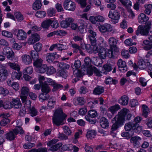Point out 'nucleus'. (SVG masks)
<instances>
[{
    "mask_svg": "<svg viewBox=\"0 0 152 152\" xmlns=\"http://www.w3.org/2000/svg\"><path fill=\"white\" fill-rule=\"evenodd\" d=\"M126 115H127V120H131L134 118L132 114L129 113V110L126 108H124L119 112L112 120V122L113 124L111 128V131L110 132V133L113 136H114L115 135L114 132L123 125Z\"/></svg>",
    "mask_w": 152,
    "mask_h": 152,
    "instance_id": "obj_1",
    "label": "nucleus"
},
{
    "mask_svg": "<svg viewBox=\"0 0 152 152\" xmlns=\"http://www.w3.org/2000/svg\"><path fill=\"white\" fill-rule=\"evenodd\" d=\"M63 115V113L61 109L56 110L53 116V124L58 126L63 124H64V117Z\"/></svg>",
    "mask_w": 152,
    "mask_h": 152,
    "instance_id": "obj_2",
    "label": "nucleus"
},
{
    "mask_svg": "<svg viewBox=\"0 0 152 152\" xmlns=\"http://www.w3.org/2000/svg\"><path fill=\"white\" fill-rule=\"evenodd\" d=\"M108 16L109 18L112 19V22L113 24H116L118 22L120 14V13L117 10L111 11L109 12Z\"/></svg>",
    "mask_w": 152,
    "mask_h": 152,
    "instance_id": "obj_3",
    "label": "nucleus"
},
{
    "mask_svg": "<svg viewBox=\"0 0 152 152\" xmlns=\"http://www.w3.org/2000/svg\"><path fill=\"white\" fill-rule=\"evenodd\" d=\"M64 7L66 10L73 11L76 8L75 4L71 0H66L64 3Z\"/></svg>",
    "mask_w": 152,
    "mask_h": 152,
    "instance_id": "obj_4",
    "label": "nucleus"
},
{
    "mask_svg": "<svg viewBox=\"0 0 152 152\" xmlns=\"http://www.w3.org/2000/svg\"><path fill=\"white\" fill-rule=\"evenodd\" d=\"M149 33L148 29L141 25L138 26L137 30L136 31V34L137 35H138L140 34L142 35L145 36L148 35Z\"/></svg>",
    "mask_w": 152,
    "mask_h": 152,
    "instance_id": "obj_5",
    "label": "nucleus"
},
{
    "mask_svg": "<svg viewBox=\"0 0 152 152\" xmlns=\"http://www.w3.org/2000/svg\"><path fill=\"white\" fill-rule=\"evenodd\" d=\"M117 40L113 37H111L109 38L108 42L110 45V49H112L116 52H119V50L116 45Z\"/></svg>",
    "mask_w": 152,
    "mask_h": 152,
    "instance_id": "obj_6",
    "label": "nucleus"
},
{
    "mask_svg": "<svg viewBox=\"0 0 152 152\" xmlns=\"http://www.w3.org/2000/svg\"><path fill=\"white\" fill-rule=\"evenodd\" d=\"M14 34L16 35L17 38L20 40H24L26 39L27 35L26 33L22 30H17L15 29Z\"/></svg>",
    "mask_w": 152,
    "mask_h": 152,
    "instance_id": "obj_7",
    "label": "nucleus"
},
{
    "mask_svg": "<svg viewBox=\"0 0 152 152\" xmlns=\"http://www.w3.org/2000/svg\"><path fill=\"white\" fill-rule=\"evenodd\" d=\"M117 65L119 70L121 72H124L127 70V68L126 62L121 59H119L117 62Z\"/></svg>",
    "mask_w": 152,
    "mask_h": 152,
    "instance_id": "obj_8",
    "label": "nucleus"
},
{
    "mask_svg": "<svg viewBox=\"0 0 152 152\" xmlns=\"http://www.w3.org/2000/svg\"><path fill=\"white\" fill-rule=\"evenodd\" d=\"M9 116V114H6L4 113L0 114V117L2 118L0 123L1 126H5L10 122V120L8 118V117Z\"/></svg>",
    "mask_w": 152,
    "mask_h": 152,
    "instance_id": "obj_9",
    "label": "nucleus"
},
{
    "mask_svg": "<svg viewBox=\"0 0 152 152\" xmlns=\"http://www.w3.org/2000/svg\"><path fill=\"white\" fill-rule=\"evenodd\" d=\"M73 74L77 77H81L84 75L86 74L88 75V72L85 70V69L82 67L81 70L75 69V70H73Z\"/></svg>",
    "mask_w": 152,
    "mask_h": 152,
    "instance_id": "obj_10",
    "label": "nucleus"
},
{
    "mask_svg": "<svg viewBox=\"0 0 152 152\" xmlns=\"http://www.w3.org/2000/svg\"><path fill=\"white\" fill-rule=\"evenodd\" d=\"M99 31L102 33L106 32L111 31L112 30V27L109 24L106 23L104 25H101L99 27Z\"/></svg>",
    "mask_w": 152,
    "mask_h": 152,
    "instance_id": "obj_11",
    "label": "nucleus"
},
{
    "mask_svg": "<svg viewBox=\"0 0 152 152\" xmlns=\"http://www.w3.org/2000/svg\"><path fill=\"white\" fill-rule=\"evenodd\" d=\"M74 19L71 18H66L64 20H62L61 23V26L62 28L69 27L72 23L74 22Z\"/></svg>",
    "mask_w": 152,
    "mask_h": 152,
    "instance_id": "obj_12",
    "label": "nucleus"
},
{
    "mask_svg": "<svg viewBox=\"0 0 152 152\" xmlns=\"http://www.w3.org/2000/svg\"><path fill=\"white\" fill-rule=\"evenodd\" d=\"M88 31L90 34L88 36V38L91 42V45H96V39L95 38L96 34L95 32L91 29L88 30Z\"/></svg>",
    "mask_w": 152,
    "mask_h": 152,
    "instance_id": "obj_13",
    "label": "nucleus"
},
{
    "mask_svg": "<svg viewBox=\"0 0 152 152\" xmlns=\"http://www.w3.org/2000/svg\"><path fill=\"white\" fill-rule=\"evenodd\" d=\"M10 104L12 108H19L22 106L21 102L18 98L12 99V101L10 102Z\"/></svg>",
    "mask_w": 152,
    "mask_h": 152,
    "instance_id": "obj_14",
    "label": "nucleus"
},
{
    "mask_svg": "<svg viewBox=\"0 0 152 152\" xmlns=\"http://www.w3.org/2000/svg\"><path fill=\"white\" fill-rule=\"evenodd\" d=\"M40 39L39 36L37 34H33L29 38L28 43L29 45L33 44L35 42L38 41Z\"/></svg>",
    "mask_w": 152,
    "mask_h": 152,
    "instance_id": "obj_15",
    "label": "nucleus"
},
{
    "mask_svg": "<svg viewBox=\"0 0 152 152\" xmlns=\"http://www.w3.org/2000/svg\"><path fill=\"white\" fill-rule=\"evenodd\" d=\"M85 64L82 66V67L85 70L88 71L89 68L93 67L91 65V62L90 58L88 57L86 58L84 60Z\"/></svg>",
    "mask_w": 152,
    "mask_h": 152,
    "instance_id": "obj_16",
    "label": "nucleus"
},
{
    "mask_svg": "<svg viewBox=\"0 0 152 152\" xmlns=\"http://www.w3.org/2000/svg\"><path fill=\"white\" fill-rule=\"evenodd\" d=\"M100 125L103 128H106L109 126V124L107 119L104 117H102L99 121Z\"/></svg>",
    "mask_w": 152,
    "mask_h": 152,
    "instance_id": "obj_17",
    "label": "nucleus"
},
{
    "mask_svg": "<svg viewBox=\"0 0 152 152\" xmlns=\"http://www.w3.org/2000/svg\"><path fill=\"white\" fill-rule=\"evenodd\" d=\"M7 70L5 68L0 69V81H2L5 80L8 76Z\"/></svg>",
    "mask_w": 152,
    "mask_h": 152,
    "instance_id": "obj_18",
    "label": "nucleus"
},
{
    "mask_svg": "<svg viewBox=\"0 0 152 152\" xmlns=\"http://www.w3.org/2000/svg\"><path fill=\"white\" fill-rule=\"evenodd\" d=\"M87 72L88 75L89 76L92 75L93 72H94L97 76H100L102 75L100 74V72L94 66L91 68H89V70L87 71Z\"/></svg>",
    "mask_w": 152,
    "mask_h": 152,
    "instance_id": "obj_19",
    "label": "nucleus"
},
{
    "mask_svg": "<svg viewBox=\"0 0 152 152\" xmlns=\"http://www.w3.org/2000/svg\"><path fill=\"white\" fill-rule=\"evenodd\" d=\"M128 97L126 95H124L121 96L118 99V102L123 105H126L128 104Z\"/></svg>",
    "mask_w": 152,
    "mask_h": 152,
    "instance_id": "obj_20",
    "label": "nucleus"
},
{
    "mask_svg": "<svg viewBox=\"0 0 152 152\" xmlns=\"http://www.w3.org/2000/svg\"><path fill=\"white\" fill-rule=\"evenodd\" d=\"M107 51L103 47H100L98 52L99 56L102 59H104L107 56Z\"/></svg>",
    "mask_w": 152,
    "mask_h": 152,
    "instance_id": "obj_21",
    "label": "nucleus"
},
{
    "mask_svg": "<svg viewBox=\"0 0 152 152\" xmlns=\"http://www.w3.org/2000/svg\"><path fill=\"white\" fill-rule=\"evenodd\" d=\"M90 20L92 23H95L96 21L103 22L104 21V18L102 16L98 15L95 17L91 16Z\"/></svg>",
    "mask_w": 152,
    "mask_h": 152,
    "instance_id": "obj_22",
    "label": "nucleus"
},
{
    "mask_svg": "<svg viewBox=\"0 0 152 152\" xmlns=\"http://www.w3.org/2000/svg\"><path fill=\"white\" fill-rule=\"evenodd\" d=\"M21 58L23 62L26 64H29L32 62V59L29 55H23Z\"/></svg>",
    "mask_w": 152,
    "mask_h": 152,
    "instance_id": "obj_23",
    "label": "nucleus"
},
{
    "mask_svg": "<svg viewBox=\"0 0 152 152\" xmlns=\"http://www.w3.org/2000/svg\"><path fill=\"white\" fill-rule=\"evenodd\" d=\"M6 138L10 141L14 140L16 137L15 134L13 130L10 131L5 134Z\"/></svg>",
    "mask_w": 152,
    "mask_h": 152,
    "instance_id": "obj_24",
    "label": "nucleus"
},
{
    "mask_svg": "<svg viewBox=\"0 0 152 152\" xmlns=\"http://www.w3.org/2000/svg\"><path fill=\"white\" fill-rule=\"evenodd\" d=\"M113 68V66L110 64H105L103 66L102 71L103 73L107 74L108 72H110Z\"/></svg>",
    "mask_w": 152,
    "mask_h": 152,
    "instance_id": "obj_25",
    "label": "nucleus"
},
{
    "mask_svg": "<svg viewBox=\"0 0 152 152\" xmlns=\"http://www.w3.org/2000/svg\"><path fill=\"white\" fill-rule=\"evenodd\" d=\"M135 128V124L132 122H129L125 124L124 128L125 130L129 131H133Z\"/></svg>",
    "mask_w": 152,
    "mask_h": 152,
    "instance_id": "obj_26",
    "label": "nucleus"
},
{
    "mask_svg": "<svg viewBox=\"0 0 152 152\" xmlns=\"http://www.w3.org/2000/svg\"><path fill=\"white\" fill-rule=\"evenodd\" d=\"M149 18L144 13H141L138 17V21L141 23H146L148 20Z\"/></svg>",
    "mask_w": 152,
    "mask_h": 152,
    "instance_id": "obj_27",
    "label": "nucleus"
},
{
    "mask_svg": "<svg viewBox=\"0 0 152 152\" xmlns=\"http://www.w3.org/2000/svg\"><path fill=\"white\" fill-rule=\"evenodd\" d=\"M141 140L140 137L135 136L132 137L130 140L131 142L133 143L134 146L137 147L139 146L140 145L139 141Z\"/></svg>",
    "mask_w": 152,
    "mask_h": 152,
    "instance_id": "obj_28",
    "label": "nucleus"
},
{
    "mask_svg": "<svg viewBox=\"0 0 152 152\" xmlns=\"http://www.w3.org/2000/svg\"><path fill=\"white\" fill-rule=\"evenodd\" d=\"M104 91V87L98 86L93 91V93L95 95H100Z\"/></svg>",
    "mask_w": 152,
    "mask_h": 152,
    "instance_id": "obj_29",
    "label": "nucleus"
},
{
    "mask_svg": "<svg viewBox=\"0 0 152 152\" xmlns=\"http://www.w3.org/2000/svg\"><path fill=\"white\" fill-rule=\"evenodd\" d=\"M52 23V20L48 19L44 21L41 24V27L44 29H48Z\"/></svg>",
    "mask_w": 152,
    "mask_h": 152,
    "instance_id": "obj_30",
    "label": "nucleus"
},
{
    "mask_svg": "<svg viewBox=\"0 0 152 152\" xmlns=\"http://www.w3.org/2000/svg\"><path fill=\"white\" fill-rule=\"evenodd\" d=\"M41 85V91L42 92L45 93V95H46V94H48L50 90L48 86L43 83H42Z\"/></svg>",
    "mask_w": 152,
    "mask_h": 152,
    "instance_id": "obj_31",
    "label": "nucleus"
},
{
    "mask_svg": "<svg viewBox=\"0 0 152 152\" xmlns=\"http://www.w3.org/2000/svg\"><path fill=\"white\" fill-rule=\"evenodd\" d=\"M119 52H116L110 49V50H109L107 51V56L110 58H114L116 57V55Z\"/></svg>",
    "mask_w": 152,
    "mask_h": 152,
    "instance_id": "obj_32",
    "label": "nucleus"
},
{
    "mask_svg": "<svg viewBox=\"0 0 152 152\" xmlns=\"http://www.w3.org/2000/svg\"><path fill=\"white\" fill-rule=\"evenodd\" d=\"M56 54V53H53L47 54V56L46 57V61L49 63H50L53 61L55 58V56Z\"/></svg>",
    "mask_w": 152,
    "mask_h": 152,
    "instance_id": "obj_33",
    "label": "nucleus"
},
{
    "mask_svg": "<svg viewBox=\"0 0 152 152\" xmlns=\"http://www.w3.org/2000/svg\"><path fill=\"white\" fill-rule=\"evenodd\" d=\"M7 65L11 69L17 70V71L20 70L19 66L15 63L9 62L7 64Z\"/></svg>",
    "mask_w": 152,
    "mask_h": 152,
    "instance_id": "obj_34",
    "label": "nucleus"
},
{
    "mask_svg": "<svg viewBox=\"0 0 152 152\" xmlns=\"http://www.w3.org/2000/svg\"><path fill=\"white\" fill-rule=\"evenodd\" d=\"M22 76V73L19 71L16 72H12V78L13 79H19Z\"/></svg>",
    "mask_w": 152,
    "mask_h": 152,
    "instance_id": "obj_35",
    "label": "nucleus"
},
{
    "mask_svg": "<svg viewBox=\"0 0 152 152\" xmlns=\"http://www.w3.org/2000/svg\"><path fill=\"white\" fill-rule=\"evenodd\" d=\"M16 135L18 134H24V132L22 128L20 126H17L16 127L12 129Z\"/></svg>",
    "mask_w": 152,
    "mask_h": 152,
    "instance_id": "obj_36",
    "label": "nucleus"
},
{
    "mask_svg": "<svg viewBox=\"0 0 152 152\" xmlns=\"http://www.w3.org/2000/svg\"><path fill=\"white\" fill-rule=\"evenodd\" d=\"M120 109V106L118 104H117L110 107L109 108V110L112 113L114 114Z\"/></svg>",
    "mask_w": 152,
    "mask_h": 152,
    "instance_id": "obj_37",
    "label": "nucleus"
},
{
    "mask_svg": "<svg viewBox=\"0 0 152 152\" xmlns=\"http://www.w3.org/2000/svg\"><path fill=\"white\" fill-rule=\"evenodd\" d=\"M96 134V132L94 130H90L88 131L86 134L88 138L92 139L94 138Z\"/></svg>",
    "mask_w": 152,
    "mask_h": 152,
    "instance_id": "obj_38",
    "label": "nucleus"
},
{
    "mask_svg": "<svg viewBox=\"0 0 152 152\" xmlns=\"http://www.w3.org/2000/svg\"><path fill=\"white\" fill-rule=\"evenodd\" d=\"M149 40H145L143 41V43L146 45L144 47V49L146 50H148L152 48V44L150 43Z\"/></svg>",
    "mask_w": 152,
    "mask_h": 152,
    "instance_id": "obj_39",
    "label": "nucleus"
},
{
    "mask_svg": "<svg viewBox=\"0 0 152 152\" xmlns=\"http://www.w3.org/2000/svg\"><path fill=\"white\" fill-rule=\"evenodd\" d=\"M56 105V101L52 98H50L48 101L47 105V108L51 109L54 108Z\"/></svg>",
    "mask_w": 152,
    "mask_h": 152,
    "instance_id": "obj_40",
    "label": "nucleus"
},
{
    "mask_svg": "<svg viewBox=\"0 0 152 152\" xmlns=\"http://www.w3.org/2000/svg\"><path fill=\"white\" fill-rule=\"evenodd\" d=\"M41 6L40 0H37L33 4V8L35 10H37L40 8Z\"/></svg>",
    "mask_w": 152,
    "mask_h": 152,
    "instance_id": "obj_41",
    "label": "nucleus"
},
{
    "mask_svg": "<svg viewBox=\"0 0 152 152\" xmlns=\"http://www.w3.org/2000/svg\"><path fill=\"white\" fill-rule=\"evenodd\" d=\"M117 80L113 79L110 77H109L106 79L105 83L107 84H116L118 83Z\"/></svg>",
    "mask_w": 152,
    "mask_h": 152,
    "instance_id": "obj_42",
    "label": "nucleus"
},
{
    "mask_svg": "<svg viewBox=\"0 0 152 152\" xmlns=\"http://www.w3.org/2000/svg\"><path fill=\"white\" fill-rule=\"evenodd\" d=\"M138 64V66L140 69H143L147 68V64H145L142 59H140L139 60Z\"/></svg>",
    "mask_w": 152,
    "mask_h": 152,
    "instance_id": "obj_43",
    "label": "nucleus"
},
{
    "mask_svg": "<svg viewBox=\"0 0 152 152\" xmlns=\"http://www.w3.org/2000/svg\"><path fill=\"white\" fill-rule=\"evenodd\" d=\"M142 115L145 118L148 116V113L149 112V110L147 106L145 105H143L142 107Z\"/></svg>",
    "mask_w": 152,
    "mask_h": 152,
    "instance_id": "obj_44",
    "label": "nucleus"
},
{
    "mask_svg": "<svg viewBox=\"0 0 152 152\" xmlns=\"http://www.w3.org/2000/svg\"><path fill=\"white\" fill-rule=\"evenodd\" d=\"M43 63V60L42 58H38L34 60L33 64L34 66L37 68L42 65Z\"/></svg>",
    "mask_w": 152,
    "mask_h": 152,
    "instance_id": "obj_45",
    "label": "nucleus"
},
{
    "mask_svg": "<svg viewBox=\"0 0 152 152\" xmlns=\"http://www.w3.org/2000/svg\"><path fill=\"white\" fill-rule=\"evenodd\" d=\"M121 135L123 137H125L126 139H129L133 135V133L132 131L123 132L121 133Z\"/></svg>",
    "mask_w": 152,
    "mask_h": 152,
    "instance_id": "obj_46",
    "label": "nucleus"
},
{
    "mask_svg": "<svg viewBox=\"0 0 152 152\" xmlns=\"http://www.w3.org/2000/svg\"><path fill=\"white\" fill-rule=\"evenodd\" d=\"M62 145V144L61 143L56 144L50 146L51 147L50 148V150L53 151H55L59 148Z\"/></svg>",
    "mask_w": 152,
    "mask_h": 152,
    "instance_id": "obj_47",
    "label": "nucleus"
},
{
    "mask_svg": "<svg viewBox=\"0 0 152 152\" xmlns=\"http://www.w3.org/2000/svg\"><path fill=\"white\" fill-rule=\"evenodd\" d=\"M5 56L8 59L11 61H13L15 59V54L12 50Z\"/></svg>",
    "mask_w": 152,
    "mask_h": 152,
    "instance_id": "obj_48",
    "label": "nucleus"
},
{
    "mask_svg": "<svg viewBox=\"0 0 152 152\" xmlns=\"http://www.w3.org/2000/svg\"><path fill=\"white\" fill-rule=\"evenodd\" d=\"M42 45L41 43L40 42H38L34 45V48L35 50V51L38 52H40L42 48Z\"/></svg>",
    "mask_w": 152,
    "mask_h": 152,
    "instance_id": "obj_49",
    "label": "nucleus"
},
{
    "mask_svg": "<svg viewBox=\"0 0 152 152\" xmlns=\"http://www.w3.org/2000/svg\"><path fill=\"white\" fill-rule=\"evenodd\" d=\"M37 69L40 73H44L46 71L47 66L46 64H43Z\"/></svg>",
    "mask_w": 152,
    "mask_h": 152,
    "instance_id": "obj_50",
    "label": "nucleus"
},
{
    "mask_svg": "<svg viewBox=\"0 0 152 152\" xmlns=\"http://www.w3.org/2000/svg\"><path fill=\"white\" fill-rule=\"evenodd\" d=\"M144 7L146 8L145 10V13L147 15H149L151 12L152 5L151 4H149L148 5L145 4L144 5Z\"/></svg>",
    "mask_w": 152,
    "mask_h": 152,
    "instance_id": "obj_51",
    "label": "nucleus"
},
{
    "mask_svg": "<svg viewBox=\"0 0 152 152\" xmlns=\"http://www.w3.org/2000/svg\"><path fill=\"white\" fill-rule=\"evenodd\" d=\"M142 131V127L141 126H138L137 124H135V128L134 129L133 131H131L133 133V135H134V133H139Z\"/></svg>",
    "mask_w": 152,
    "mask_h": 152,
    "instance_id": "obj_52",
    "label": "nucleus"
},
{
    "mask_svg": "<svg viewBox=\"0 0 152 152\" xmlns=\"http://www.w3.org/2000/svg\"><path fill=\"white\" fill-rule=\"evenodd\" d=\"M28 109L29 113L31 116H35L37 114V111L34 107H32Z\"/></svg>",
    "mask_w": 152,
    "mask_h": 152,
    "instance_id": "obj_53",
    "label": "nucleus"
},
{
    "mask_svg": "<svg viewBox=\"0 0 152 152\" xmlns=\"http://www.w3.org/2000/svg\"><path fill=\"white\" fill-rule=\"evenodd\" d=\"M38 52L35 50H31L30 52V54L33 60L39 58V56Z\"/></svg>",
    "mask_w": 152,
    "mask_h": 152,
    "instance_id": "obj_54",
    "label": "nucleus"
},
{
    "mask_svg": "<svg viewBox=\"0 0 152 152\" xmlns=\"http://www.w3.org/2000/svg\"><path fill=\"white\" fill-rule=\"evenodd\" d=\"M122 4L126 7H129L132 6L131 1L129 0H119Z\"/></svg>",
    "mask_w": 152,
    "mask_h": 152,
    "instance_id": "obj_55",
    "label": "nucleus"
},
{
    "mask_svg": "<svg viewBox=\"0 0 152 152\" xmlns=\"http://www.w3.org/2000/svg\"><path fill=\"white\" fill-rule=\"evenodd\" d=\"M58 66L61 69L63 70L68 69L69 66V65L66 64L63 62H60L58 64Z\"/></svg>",
    "mask_w": 152,
    "mask_h": 152,
    "instance_id": "obj_56",
    "label": "nucleus"
},
{
    "mask_svg": "<svg viewBox=\"0 0 152 152\" xmlns=\"http://www.w3.org/2000/svg\"><path fill=\"white\" fill-rule=\"evenodd\" d=\"M46 13L44 11H38L35 14V15L39 18L44 17L46 15Z\"/></svg>",
    "mask_w": 152,
    "mask_h": 152,
    "instance_id": "obj_57",
    "label": "nucleus"
},
{
    "mask_svg": "<svg viewBox=\"0 0 152 152\" xmlns=\"http://www.w3.org/2000/svg\"><path fill=\"white\" fill-rule=\"evenodd\" d=\"M81 45L82 48L83 49H86L88 53H91L92 52V48L90 44H87L86 45Z\"/></svg>",
    "mask_w": 152,
    "mask_h": 152,
    "instance_id": "obj_58",
    "label": "nucleus"
},
{
    "mask_svg": "<svg viewBox=\"0 0 152 152\" xmlns=\"http://www.w3.org/2000/svg\"><path fill=\"white\" fill-rule=\"evenodd\" d=\"M39 98L40 100L41 101H43L44 100H47L49 98V96L44 93H42L39 96Z\"/></svg>",
    "mask_w": 152,
    "mask_h": 152,
    "instance_id": "obj_59",
    "label": "nucleus"
},
{
    "mask_svg": "<svg viewBox=\"0 0 152 152\" xmlns=\"http://www.w3.org/2000/svg\"><path fill=\"white\" fill-rule=\"evenodd\" d=\"M47 150L45 148H40L38 149H32L28 152H47Z\"/></svg>",
    "mask_w": 152,
    "mask_h": 152,
    "instance_id": "obj_60",
    "label": "nucleus"
},
{
    "mask_svg": "<svg viewBox=\"0 0 152 152\" xmlns=\"http://www.w3.org/2000/svg\"><path fill=\"white\" fill-rule=\"evenodd\" d=\"M14 15L18 21L21 22L23 20V16L20 12H16L15 13Z\"/></svg>",
    "mask_w": 152,
    "mask_h": 152,
    "instance_id": "obj_61",
    "label": "nucleus"
},
{
    "mask_svg": "<svg viewBox=\"0 0 152 152\" xmlns=\"http://www.w3.org/2000/svg\"><path fill=\"white\" fill-rule=\"evenodd\" d=\"M33 72V68L31 66L26 68L23 71V74H31Z\"/></svg>",
    "mask_w": 152,
    "mask_h": 152,
    "instance_id": "obj_62",
    "label": "nucleus"
},
{
    "mask_svg": "<svg viewBox=\"0 0 152 152\" xmlns=\"http://www.w3.org/2000/svg\"><path fill=\"white\" fill-rule=\"evenodd\" d=\"M63 129L64 130V132L66 135L68 136L71 135L72 133V131L68 126H64L63 127Z\"/></svg>",
    "mask_w": 152,
    "mask_h": 152,
    "instance_id": "obj_63",
    "label": "nucleus"
},
{
    "mask_svg": "<svg viewBox=\"0 0 152 152\" xmlns=\"http://www.w3.org/2000/svg\"><path fill=\"white\" fill-rule=\"evenodd\" d=\"M97 115V113L96 111L93 110H89L88 112V115H88L91 118H94Z\"/></svg>",
    "mask_w": 152,
    "mask_h": 152,
    "instance_id": "obj_64",
    "label": "nucleus"
}]
</instances>
